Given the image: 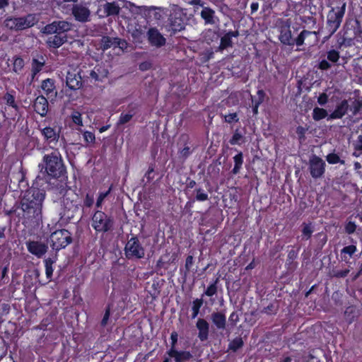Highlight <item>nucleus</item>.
Wrapping results in <instances>:
<instances>
[{
    "label": "nucleus",
    "mask_w": 362,
    "mask_h": 362,
    "mask_svg": "<svg viewBox=\"0 0 362 362\" xmlns=\"http://www.w3.org/2000/svg\"><path fill=\"white\" fill-rule=\"evenodd\" d=\"M45 172L52 177L60 176L64 171V165L59 152L54 151L43 157Z\"/></svg>",
    "instance_id": "obj_1"
},
{
    "label": "nucleus",
    "mask_w": 362,
    "mask_h": 362,
    "mask_svg": "<svg viewBox=\"0 0 362 362\" xmlns=\"http://www.w3.org/2000/svg\"><path fill=\"white\" fill-rule=\"evenodd\" d=\"M76 196L71 190H67L62 199L63 211L60 212L61 218L69 219L78 209Z\"/></svg>",
    "instance_id": "obj_2"
},
{
    "label": "nucleus",
    "mask_w": 362,
    "mask_h": 362,
    "mask_svg": "<svg viewBox=\"0 0 362 362\" xmlns=\"http://www.w3.org/2000/svg\"><path fill=\"white\" fill-rule=\"evenodd\" d=\"M45 198V192L43 189L31 188L28 190L21 201L22 204H27L29 206H38L42 209V204Z\"/></svg>",
    "instance_id": "obj_3"
},
{
    "label": "nucleus",
    "mask_w": 362,
    "mask_h": 362,
    "mask_svg": "<svg viewBox=\"0 0 362 362\" xmlns=\"http://www.w3.org/2000/svg\"><path fill=\"white\" fill-rule=\"evenodd\" d=\"M346 9V3H344L341 7L332 8L327 15V29L329 35H333L339 28L344 15Z\"/></svg>",
    "instance_id": "obj_4"
},
{
    "label": "nucleus",
    "mask_w": 362,
    "mask_h": 362,
    "mask_svg": "<svg viewBox=\"0 0 362 362\" xmlns=\"http://www.w3.org/2000/svg\"><path fill=\"white\" fill-rule=\"evenodd\" d=\"M50 245L53 249L59 250L66 247L72 241L71 233L65 229L53 232L49 237Z\"/></svg>",
    "instance_id": "obj_5"
},
{
    "label": "nucleus",
    "mask_w": 362,
    "mask_h": 362,
    "mask_svg": "<svg viewBox=\"0 0 362 362\" xmlns=\"http://www.w3.org/2000/svg\"><path fill=\"white\" fill-rule=\"evenodd\" d=\"M112 226V221L105 213L100 211H96L92 218V226L98 232H106Z\"/></svg>",
    "instance_id": "obj_6"
},
{
    "label": "nucleus",
    "mask_w": 362,
    "mask_h": 362,
    "mask_svg": "<svg viewBox=\"0 0 362 362\" xmlns=\"http://www.w3.org/2000/svg\"><path fill=\"white\" fill-rule=\"evenodd\" d=\"M125 255L127 258L140 259L144 256V250L136 238H132L126 244L124 248Z\"/></svg>",
    "instance_id": "obj_7"
},
{
    "label": "nucleus",
    "mask_w": 362,
    "mask_h": 362,
    "mask_svg": "<svg viewBox=\"0 0 362 362\" xmlns=\"http://www.w3.org/2000/svg\"><path fill=\"white\" fill-rule=\"evenodd\" d=\"M325 162L318 156H313L309 160V169L313 178L321 177L325 171Z\"/></svg>",
    "instance_id": "obj_8"
},
{
    "label": "nucleus",
    "mask_w": 362,
    "mask_h": 362,
    "mask_svg": "<svg viewBox=\"0 0 362 362\" xmlns=\"http://www.w3.org/2000/svg\"><path fill=\"white\" fill-rule=\"evenodd\" d=\"M23 217L28 221L37 223L42 219V209L37 206L35 207L29 206L27 204H22Z\"/></svg>",
    "instance_id": "obj_9"
},
{
    "label": "nucleus",
    "mask_w": 362,
    "mask_h": 362,
    "mask_svg": "<svg viewBox=\"0 0 362 362\" xmlns=\"http://www.w3.org/2000/svg\"><path fill=\"white\" fill-rule=\"evenodd\" d=\"M26 246L29 252L39 258L42 257L48 249L47 245L39 241H29L26 243Z\"/></svg>",
    "instance_id": "obj_10"
},
{
    "label": "nucleus",
    "mask_w": 362,
    "mask_h": 362,
    "mask_svg": "<svg viewBox=\"0 0 362 362\" xmlns=\"http://www.w3.org/2000/svg\"><path fill=\"white\" fill-rule=\"evenodd\" d=\"M200 16L204 21L205 25H216L219 22V19L216 15L215 11L210 7H203Z\"/></svg>",
    "instance_id": "obj_11"
},
{
    "label": "nucleus",
    "mask_w": 362,
    "mask_h": 362,
    "mask_svg": "<svg viewBox=\"0 0 362 362\" xmlns=\"http://www.w3.org/2000/svg\"><path fill=\"white\" fill-rule=\"evenodd\" d=\"M41 88L44 91V93L47 97V99H49L50 101H52L55 99L57 95V92L55 90L54 81L52 79L47 78L44 80L42 83Z\"/></svg>",
    "instance_id": "obj_12"
},
{
    "label": "nucleus",
    "mask_w": 362,
    "mask_h": 362,
    "mask_svg": "<svg viewBox=\"0 0 362 362\" xmlns=\"http://www.w3.org/2000/svg\"><path fill=\"white\" fill-rule=\"evenodd\" d=\"M148 37L150 43L156 47H161L165 43V37L155 28H151L148 31Z\"/></svg>",
    "instance_id": "obj_13"
},
{
    "label": "nucleus",
    "mask_w": 362,
    "mask_h": 362,
    "mask_svg": "<svg viewBox=\"0 0 362 362\" xmlns=\"http://www.w3.org/2000/svg\"><path fill=\"white\" fill-rule=\"evenodd\" d=\"M72 13L76 20L81 22L87 21L90 16V11L82 5H75L72 8Z\"/></svg>",
    "instance_id": "obj_14"
},
{
    "label": "nucleus",
    "mask_w": 362,
    "mask_h": 362,
    "mask_svg": "<svg viewBox=\"0 0 362 362\" xmlns=\"http://www.w3.org/2000/svg\"><path fill=\"white\" fill-rule=\"evenodd\" d=\"M34 109L40 116H45L48 111L47 98L43 95L37 97L34 102Z\"/></svg>",
    "instance_id": "obj_15"
},
{
    "label": "nucleus",
    "mask_w": 362,
    "mask_h": 362,
    "mask_svg": "<svg viewBox=\"0 0 362 362\" xmlns=\"http://www.w3.org/2000/svg\"><path fill=\"white\" fill-rule=\"evenodd\" d=\"M279 39L281 42L284 45H293L294 40L292 38V34L289 24H285L281 27Z\"/></svg>",
    "instance_id": "obj_16"
},
{
    "label": "nucleus",
    "mask_w": 362,
    "mask_h": 362,
    "mask_svg": "<svg viewBox=\"0 0 362 362\" xmlns=\"http://www.w3.org/2000/svg\"><path fill=\"white\" fill-rule=\"evenodd\" d=\"M41 133L47 143L51 144L58 141L59 133L56 128L46 127L41 129Z\"/></svg>",
    "instance_id": "obj_17"
},
{
    "label": "nucleus",
    "mask_w": 362,
    "mask_h": 362,
    "mask_svg": "<svg viewBox=\"0 0 362 362\" xmlns=\"http://www.w3.org/2000/svg\"><path fill=\"white\" fill-rule=\"evenodd\" d=\"M348 108L349 104L347 100H342L339 104L337 105L335 110L330 114L329 119H335L341 118L346 115Z\"/></svg>",
    "instance_id": "obj_18"
},
{
    "label": "nucleus",
    "mask_w": 362,
    "mask_h": 362,
    "mask_svg": "<svg viewBox=\"0 0 362 362\" xmlns=\"http://www.w3.org/2000/svg\"><path fill=\"white\" fill-rule=\"evenodd\" d=\"M196 327L199 330L198 337L201 341H206L209 337V325L204 319H199Z\"/></svg>",
    "instance_id": "obj_19"
},
{
    "label": "nucleus",
    "mask_w": 362,
    "mask_h": 362,
    "mask_svg": "<svg viewBox=\"0 0 362 362\" xmlns=\"http://www.w3.org/2000/svg\"><path fill=\"white\" fill-rule=\"evenodd\" d=\"M37 20L34 15H28L25 17L17 18L18 30L32 27Z\"/></svg>",
    "instance_id": "obj_20"
},
{
    "label": "nucleus",
    "mask_w": 362,
    "mask_h": 362,
    "mask_svg": "<svg viewBox=\"0 0 362 362\" xmlns=\"http://www.w3.org/2000/svg\"><path fill=\"white\" fill-rule=\"evenodd\" d=\"M168 355L170 357L174 358L176 362H184L192 357V354L189 351H177L175 348L170 349Z\"/></svg>",
    "instance_id": "obj_21"
},
{
    "label": "nucleus",
    "mask_w": 362,
    "mask_h": 362,
    "mask_svg": "<svg viewBox=\"0 0 362 362\" xmlns=\"http://www.w3.org/2000/svg\"><path fill=\"white\" fill-rule=\"evenodd\" d=\"M108 71L101 67L95 66L93 70L90 73V77L95 81H102L105 78L107 77Z\"/></svg>",
    "instance_id": "obj_22"
},
{
    "label": "nucleus",
    "mask_w": 362,
    "mask_h": 362,
    "mask_svg": "<svg viewBox=\"0 0 362 362\" xmlns=\"http://www.w3.org/2000/svg\"><path fill=\"white\" fill-rule=\"evenodd\" d=\"M66 41V36L62 34H56L50 36L47 40V43L50 47H59Z\"/></svg>",
    "instance_id": "obj_23"
},
{
    "label": "nucleus",
    "mask_w": 362,
    "mask_h": 362,
    "mask_svg": "<svg viewBox=\"0 0 362 362\" xmlns=\"http://www.w3.org/2000/svg\"><path fill=\"white\" fill-rule=\"evenodd\" d=\"M101 6L103 8L104 14L107 16L117 15L120 11L119 6L115 2H107Z\"/></svg>",
    "instance_id": "obj_24"
},
{
    "label": "nucleus",
    "mask_w": 362,
    "mask_h": 362,
    "mask_svg": "<svg viewBox=\"0 0 362 362\" xmlns=\"http://www.w3.org/2000/svg\"><path fill=\"white\" fill-rule=\"evenodd\" d=\"M211 320L218 329H224L226 327V316L221 313H214L211 315Z\"/></svg>",
    "instance_id": "obj_25"
},
{
    "label": "nucleus",
    "mask_w": 362,
    "mask_h": 362,
    "mask_svg": "<svg viewBox=\"0 0 362 362\" xmlns=\"http://www.w3.org/2000/svg\"><path fill=\"white\" fill-rule=\"evenodd\" d=\"M66 85L73 90L78 89L81 86V78L76 74L69 73L66 76Z\"/></svg>",
    "instance_id": "obj_26"
},
{
    "label": "nucleus",
    "mask_w": 362,
    "mask_h": 362,
    "mask_svg": "<svg viewBox=\"0 0 362 362\" xmlns=\"http://www.w3.org/2000/svg\"><path fill=\"white\" fill-rule=\"evenodd\" d=\"M45 64V60L42 57H41V60H38L36 59H33L32 62V74L33 78H34L35 76L41 71L42 68Z\"/></svg>",
    "instance_id": "obj_27"
},
{
    "label": "nucleus",
    "mask_w": 362,
    "mask_h": 362,
    "mask_svg": "<svg viewBox=\"0 0 362 362\" xmlns=\"http://www.w3.org/2000/svg\"><path fill=\"white\" fill-rule=\"evenodd\" d=\"M327 116V112L322 108L315 107L313 112V118L315 121H319Z\"/></svg>",
    "instance_id": "obj_28"
},
{
    "label": "nucleus",
    "mask_w": 362,
    "mask_h": 362,
    "mask_svg": "<svg viewBox=\"0 0 362 362\" xmlns=\"http://www.w3.org/2000/svg\"><path fill=\"white\" fill-rule=\"evenodd\" d=\"M119 45L117 38L112 39L109 37H104L102 39V45L104 49H107L114 45Z\"/></svg>",
    "instance_id": "obj_29"
},
{
    "label": "nucleus",
    "mask_w": 362,
    "mask_h": 362,
    "mask_svg": "<svg viewBox=\"0 0 362 362\" xmlns=\"http://www.w3.org/2000/svg\"><path fill=\"white\" fill-rule=\"evenodd\" d=\"M233 160L235 163V166L233 170V172L234 174H237L239 173L243 163V153H239L237 155H235L233 157Z\"/></svg>",
    "instance_id": "obj_30"
},
{
    "label": "nucleus",
    "mask_w": 362,
    "mask_h": 362,
    "mask_svg": "<svg viewBox=\"0 0 362 362\" xmlns=\"http://www.w3.org/2000/svg\"><path fill=\"white\" fill-rule=\"evenodd\" d=\"M356 251V247L355 245H349L346 247H344L341 251V259L344 261L346 260V255H348L349 257H351Z\"/></svg>",
    "instance_id": "obj_31"
},
{
    "label": "nucleus",
    "mask_w": 362,
    "mask_h": 362,
    "mask_svg": "<svg viewBox=\"0 0 362 362\" xmlns=\"http://www.w3.org/2000/svg\"><path fill=\"white\" fill-rule=\"evenodd\" d=\"M233 33H228L221 37L220 47L221 49H226L228 47L231 46L232 41L231 37L233 36Z\"/></svg>",
    "instance_id": "obj_32"
},
{
    "label": "nucleus",
    "mask_w": 362,
    "mask_h": 362,
    "mask_svg": "<svg viewBox=\"0 0 362 362\" xmlns=\"http://www.w3.org/2000/svg\"><path fill=\"white\" fill-rule=\"evenodd\" d=\"M58 30V34H62L71 30V25L64 21H56Z\"/></svg>",
    "instance_id": "obj_33"
},
{
    "label": "nucleus",
    "mask_w": 362,
    "mask_h": 362,
    "mask_svg": "<svg viewBox=\"0 0 362 362\" xmlns=\"http://www.w3.org/2000/svg\"><path fill=\"white\" fill-rule=\"evenodd\" d=\"M45 274L47 279H50L53 274V268L52 264L54 262V260L51 258H47L45 259Z\"/></svg>",
    "instance_id": "obj_34"
},
{
    "label": "nucleus",
    "mask_w": 362,
    "mask_h": 362,
    "mask_svg": "<svg viewBox=\"0 0 362 362\" xmlns=\"http://www.w3.org/2000/svg\"><path fill=\"white\" fill-rule=\"evenodd\" d=\"M202 304H203V300L202 299H196L193 301L192 308V318L197 317V316L199 314V309L202 307Z\"/></svg>",
    "instance_id": "obj_35"
},
{
    "label": "nucleus",
    "mask_w": 362,
    "mask_h": 362,
    "mask_svg": "<svg viewBox=\"0 0 362 362\" xmlns=\"http://www.w3.org/2000/svg\"><path fill=\"white\" fill-rule=\"evenodd\" d=\"M42 32L46 34H58L57 25L56 21L47 25L42 28Z\"/></svg>",
    "instance_id": "obj_36"
},
{
    "label": "nucleus",
    "mask_w": 362,
    "mask_h": 362,
    "mask_svg": "<svg viewBox=\"0 0 362 362\" xmlns=\"http://www.w3.org/2000/svg\"><path fill=\"white\" fill-rule=\"evenodd\" d=\"M257 95H258V100L255 102V105H254L253 109H252L255 115H257L258 113V107H259V105L264 100V93L262 90H259L257 91Z\"/></svg>",
    "instance_id": "obj_37"
},
{
    "label": "nucleus",
    "mask_w": 362,
    "mask_h": 362,
    "mask_svg": "<svg viewBox=\"0 0 362 362\" xmlns=\"http://www.w3.org/2000/svg\"><path fill=\"white\" fill-rule=\"evenodd\" d=\"M311 33V32L304 30L299 34L294 42L298 46H301L304 43L305 37L310 35Z\"/></svg>",
    "instance_id": "obj_38"
},
{
    "label": "nucleus",
    "mask_w": 362,
    "mask_h": 362,
    "mask_svg": "<svg viewBox=\"0 0 362 362\" xmlns=\"http://www.w3.org/2000/svg\"><path fill=\"white\" fill-rule=\"evenodd\" d=\"M243 344V339L240 337L234 339L229 344V349L233 351H237L238 349L242 347Z\"/></svg>",
    "instance_id": "obj_39"
},
{
    "label": "nucleus",
    "mask_w": 362,
    "mask_h": 362,
    "mask_svg": "<svg viewBox=\"0 0 362 362\" xmlns=\"http://www.w3.org/2000/svg\"><path fill=\"white\" fill-rule=\"evenodd\" d=\"M326 159L327 162L330 164H337L340 163L341 164L344 163V160H341L339 156L336 153H329L327 156Z\"/></svg>",
    "instance_id": "obj_40"
},
{
    "label": "nucleus",
    "mask_w": 362,
    "mask_h": 362,
    "mask_svg": "<svg viewBox=\"0 0 362 362\" xmlns=\"http://www.w3.org/2000/svg\"><path fill=\"white\" fill-rule=\"evenodd\" d=\"M4 23L6 28L18 30L17 18H7Z\"/></svg>",
    "instance_id": "obj_41"
},
{
    "label": "nucleus",
    "mask_w": 362,
    "mask_h": 362,
    "mask_svg": "<svg viewBox=\"0 0 362 362\" xmlns=\"http://www.w3.org/2000/svg\"><path fill=\"white\" fill-rule=\"evenodd\" d=\"M71 119L73 122L80 127L83 126L81 114L78 111H74L71 114Z\"/></svg>",
    "instance_id": "obj_42"
},
{
    "label": "nucleus",
    "mask_w": 362,
    "mask_h": 362,
    "mask_svg": "<svg viewBox=\"0 0 362 362\" xmlns=\"http://www.w3.org/2000/svg\"><path fill=\"white\" fill-rule=\"evenodd\" d=\"M83 139L87 144H94L95 137L93 132L85 131L83 133Z\"/></svg>",
    "instance_id": "obj_43"
},
{
    "label": "nucleus",
    "mask_w": 362,
    "mask_h": 362,
    "mask_svg": "<svg viewBox=\"0 0 362 362\" xmlns=\"http://www.w3.org/2000/svg\"><path fill=\"white\" fill-rule=\"evenodd\" d=\"M133 117L132 113H122L119 117L118 124H124L131 120Z\"/></svg>",
    "instance_id": "obj_44"
},
{
    "label": "nucleus",
    "mask_w": 362,
    "mask_h": 362,
    "mask_svg": "<svg viewBox=\"0 0 362 362\" xmlns=\"http://www.w3.org/2000/svg\"><path fill=\"white\" fill-rule=\"evenodd\" d=\"M218 282V279H216L215 281V282L214 284H211L208 288L205 291V295L208 296H214V294H216V291H217V288H216V284Z\"/></svg>",
    "instance_id": "obj_45"
},
{
    "label": "nucleus",
    "mask_w": 362,
    "mask_h": 362,
    "mask_svg": "<svg viewBox=\"0 0 362 362\" xmlns=\"http://www.w3.org/2000/svg\"><path fill=\"white\" fill-rule=\"evenodd\" d=\"M327 59L332 62H337L339 59V54L336 50H331L327 53Z\"/></svg>",
    "instance_id": "obj_46"
},
{
    "label": "nucleus",
    "mask_w": 362,
    "mask_h": 362,
    "mask_svg": "<svg viewBox=\"0 0 362 362\" xmlns=\"http://www.w3.org/2000/svg\"><path fill=\"white\" fill-rule=\"evenodd\" d=\"M243 136L238 131H235L233 134L231 139L230 140V143L232 145L239 144L240 141L242 139Z\"/></svg>",
    "instance_id": "obj_47"
},
{
    "label": "nucleus",
    "mask_w": 362,
    "mask_h": 362,
    "mask_svg": "<svg viewBox=\"0 0 362 362\" xmlns=\"http://www.w3.org/2000/svg\"><path fill=\"white\" fill-rule=\"evenodd\" d=\"M196 199L200 202L206 201L208 199V194H206L202 189H199L197 190Z\"/></svg>",
    "instance_id": "obj_48"
},
{
    "label": "nucleus",
    "mask_w": 362,
    "mask_h": 362,
    "mask_svg": "<svg viewBox=\"0 0 362 362\" xmlns=\"http://www.w3.org/2000/svg\"><path fill=\"white\" fill-rule=\"evenodd\" d=\"M303 235L305 239H308L310 238L313 233L312 227L310 225H305L303 228Z\"/></svg>",
    "instance_id": "obj_49"
},
{
    "label": "nucleus",
    "mask_w": 362,
    "mask_h": 362,
    "mask_svg": "<svg viewBox=\"0 0 362 362\" xmlns=\"http://www.w3.org/2000/svg\"><path fill=\"white\" fill-rule=\"evenodd\" d=\"M225 121L228 123H231L233 122H238V117L237 113H230L228 115H226L224 116Z\"/></svg>",
    "instance_id": "obj_50"
},
{
    "label": "nucleus",
    "mask_w": 362,
    "mask_h": 362,
    "mask_svg": "<svg viewBox=\"0 0 362 362\" xmlns=\"http://www.w3.org/2000/svg\"><path fill=\"white\" fill-rule=\"evenodd\" d=\"M356 224L351 221H349V223H347V224L345 226V230H346V233L349 234L353 233L356 230Z\"/></svg>",
    "instance_id": "obj_51"
},
{
    "label": "nucleus",
    "mask_w": 362,
    "mask_h": 362,
    "mask_svg": "<svg viewBox=\"0 0 362 362\" xmlns=\"http://www.w3.org/2000/svg\"><path fill=\"white\" fill-rule=\"evenodd\" d=\"M110 189L106 192H103V193H100L98 198V200H97V202H96V206L97 207H100L101 206V204L103 202V200L105 199V198L108 195V194L110 193Z\"/></svg>",
    "instance_id": "obj_52"
},
{
    "label": "nucleus",
    "mask_w": 362,
    "mask_h": 362,
    "mask_svg": "<svg viewBox=\"0 0 362 362\" xmlns=\"http://www.w3.org/2000/svg\"><path fill=\"white\" fill-rule=\"evenodd\" d=\"M23 66V60L21 58H17L14 61V70L17 71Z\"/></svg>",
    "instance_id": "obj_53"
},
{
    "label": "nucleus",
    "mask_w": 362,
    "mask_h": 362,
    "mask_svg": "<svg viewBox=\"0 0 362 362\" xmlns=\"http://www.w3.org/2000/svg\"><path fill=\"white\" fill-rule=\"evenodd\" d=\"M354 145V148L356 150L362 151V135H359L357 137V139L356 140Z\"/></svg>",
    "instance_id": "obj_54"
},
{
    "label": "nucleus",
    "mask_w": 362,
    "mask_h": 362,
    "mask_svg": "<svg viewBox=\"0 0 362 362\" xmlns=\"http://www.w3.org/2000/svg\"><path fill=\"white\" fill-rule=\"evenodd\" d=\"M328 100V96L326 93H322L320 95L317 99V102L320 105H325Z\"/></svg>",
    "instance_id": "obj_55"
},
{
    "label": "nucleus",
    "mask_w": 362,
    "mask_h": 362,
    "mask_svg": "<svg viewBox=\"0 0 362 362\" xmlns=\"http://www.w3.org/2000/svg\"><path fill=\"white\" fill-rule=\"evenodd\" d=\"M319 68L322 70H327L330 68V64L327 61L322 60L319 64Z\"/></svg>",
    "instance_id": "obj_56"
},
{
    "label": "nucleus",
    "mask_w": 362,
    "mask_h": 362,
    "mask_svg": "<svg viewBox=\"0 0 362 362\" xmlns=\"http://www.w3.org/2000/svg\"><path fill=\"white\" fill-rule=\"evenodd\" d=\"M189 153H190V149L189 147H185L183 149H182L180 151V155L182 158L187 157L189 155Z\"/></svg>",
    "instance_id": "obj_57"
},
{
    "label": "nucleus",
    "mask_w": 362,
    "mask_h": 362,
    "mask_svg": "<svg viewBox=\"0 0 362 362\" xmlns=\"http://www.w3.org/2000/svg\"><path fill=\"white\" fill-rule=\"evenodd\" d=\"M177 337H178V335H177V332H173L171 334L170 339L172 341V348H175V345L177 341Z\"/></svg>",
    "instance_id": "obj_58"
},
{
    "label": "nucleus",
    "mask_w": 362,
    "mask_h": 362,
    "mask_svg": "<svg viewBox=\"0 0 362 362\" xmlns=\"http://www.w3.org/2000/svg\"><path fill=\"white\" fill-rule=\"evenodd\" d=\"M193 264V257L192 256H188L186 259L185 262V267L187 269H189Z\"/></svg>",
    "instance_id": "obj_59"
},
{
    "label": "nucleus",
    "mask_w": 362,
    "mask_h": 362,
    "mask_svg": "<svg viewBox=\"0 0 362 362\" xmlns=\"http://www.w3.org/2000/svg\"><path fill=\"white\" fill-rule=\"evenodd\" d=\"M109 316H110V310H109V309H107V310L105 311V315H104V316H103V320H102V322H101L102 325H103V326H104V325H105L107 324V320H108V319H109Z\"/></svg>",
    "instance_id": "obj_60"
},
{
    "label": "nucleus",
    "mask_w": 362,
    "mask_h": 362,
    "mask_svg": "<svg viewBox=\"0 0 362 362\" xmlns=\"http://www.w3.org/2000/svg\"><path fill=\"white\" fill-rule=\"evenodd\" d=\"M349 272V270H347V269L342 270V271H338L336 272L334 276L337 277H344L348 274Z\"/></svg>",
    "instance_id": "obj_61"
},
{
    "label": "nucleus",
    "mask_w": 362,
    "mask_h": 362,
    "mask_svg": "<svg viewBox=\"0 0 362 362\" xmlns=\"http://www.w3.org/2000/svg\"><path fill=\"white\" fill-rule=\"evenodd\" d=\"M93 203V198L92 197H90L88 194L86 196L85 199V204L87 206H90Z\"/></svg>",
    "instance_id": "obj_62"
},
{
    "label": "nucleus",
    "mask_w": 362,
    "mask_h": 362,
    "mask_svg": "<svg viewBox=\"0 0 362 362\" xmlns=\"http://www.w3.org/2000/svg\"><path fill=\"white\" fill-rule=\"evenodd\" d=\"M251 11H252V13H255L256 12L258 8H259V4L257 2H253L251 4Z\"/></svg>",
    "instance_id": "obj_63"
},
{
    "label": "nucleus",
    "mask_w": 362,
    "mask_h": 362,
    "mask_svg": "<svg viewBox=\"0 0 362 362\" xmlns=\"http://www.w3.org/2000/svg\"><path fill=\"white\" fill-rule=\"evenodd\" d=\"M191 4L192 5H199L201 6L202 8L204 7V2L202 1V0H192L191 1Z\"/></svg>",
    "instance_id": "obj_64"
}]
</instances>
